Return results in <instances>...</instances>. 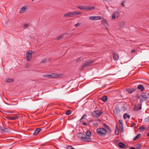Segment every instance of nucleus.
<instances>
[{"label": "nucleus", "mask_w": 149, "mask_h": 149, "mask_svg": "<svg viewBox=\"0 0 149 149\" xmlns=\"http://www.w3.org/2000/svg\"><path fill=\"white\" fill-rule=\"evenodd\" d=\"M96 132L98 135L102 136L106 135L107 131L104 128H99L96 129Z\"/></svg>", "instance_id": "1"}, {"label": "nucleus", "mask_w": 149, "mask_h": 149, "mask_svg": "<svg viewBox=\"0 0 149 149\" xmlns=\"http://www.w3.org/2000/svg\"><path fill=\"white\" fill-rule=\"evenodd\" d=\"M82 13L81 12L78 11H72L65 14L63 15L64 17H72L74 16L81 14Z\"/></svg>", "instance_id": "2"}, {"label": "nucleus", "mask_w": 149, "mask_h": 149, "mask_svg": "<svg viewBox=\"0 0 149 149\" xmlns=\"http://www.w3.org/2000/svg\"><path fill=\"white\" fill-rule=\"evenodd\" d=\"M103 113L102 111L96 110L92 112V115L95 117L97 118L100 116Z\"/></svg>", "instance_id": "3"}, {"label": "nucleus", "mask_w": 149, "mask_h": 149, "mask_svg": "<svg viewBox=\"0 0 149 149\" xmlns=\"http://www.w3.org/2000/svg\"><path fill=\"white\" fill-rule=\"evenodd\" d=\"M80 134L82 135L81 137V140L88 142H91L92 141V139L89 137H87L85 134H83L82 133H80Z\"/></svg>", "instance_id": "4"}, {"label": "nucleus", "mask_w": 149, "mask_h": 149, "mask_svg": "<svg viewBox=\"0 0 149 149\" xmlns=\"http://www.w3.org/2000/svg\"><path fill=\"white\" fill-rule=\"evenodd\" d=\"M141 99H140V103H142L143 102L147 100L148 99V97L147 95L144 93H143L140 95Z\"/></svg>", "instance_id": "5"}, {"label": "nucleus", "mask_w": 149, "mask_h": 149, "mask_svg": "<svg viewBox=\"0 0 149 149\" xmlns=\"http://www.w3.org/2000/svg\"><path fill=\"white\" fill-rule=\"evenodd\" d=\"M93 62V61L91 60H90L81 66V70H83L85 67H88L90 66L91 65V64Z\"/></svg>", "instance_id": "6"}, {"label": "nucleus", "mask_w": 149, "mask_h": 149, "mask_svg": "<svg viewBox=\"0 0 149 149\" xmlns=\"http://www.w3.org/2000/svg\"><path fill=\"white\" fill-rule=\"evenodd\" d=\"M33 52L31 51H29L26 53V58L27 60L29 61L32 57V53Z\"/></svg>", "instance_id": "7"}, {"label": "nucleus", "mask_w": 149, "mask_h": 149, "mask_svg": "<svg viewBox=\"0 0 149 149\" xmlns=\"http://www.w3.org/2000/svg\"><path fill=\"white\" fill-rule=\"evenodd\" d=\"M89 19L93 20L100 19L102 18L100 16H91L89 17Z\"/></svg>", "instance_id": "8"}, {"label": "nucleus", "mask_w": 149, "mask_h": 149, "mask_svg": "<svg viewBox=\"0 0 149 149\" xmlns=\"http://www.w3.org/2000/svg\"><path fill=\"white\" fill-rule=\"evenodd\" d=\"M136 89V88H127L126 89V91L130 94H131L134 92Z\"/></svg>", "instance_id": "9"}, {"label": "nucleus", "mask_w": 149, "mask_h": 149, "mask_svg": "<svg viewBox=\"0 0 149 149\" xmlns=\"http://www.w3.org/2000/svg\"><path fill=\"white\" fill-rule=\"evenodd\" d=\"M28 9V8L27 7H22L20 9L19 12L20 13H24Z\"/></svg>", "instance_id": "10"}, {"label": "nucleus", "mask_w": 149, "mask_h": 149, "mask_svg": "<svg viewBox=\"0 0 149 149\" xmlns=\"http://www.w3.org/2000/svg\"><path fill=\"white\" fill-rule=\"evenodd\" d=\"M119 13L117 11H115L113 13L112 15V18L114 19L116 17L119 16Z\"/></svg>", "instance_id": "11"}, {"label": "nucleus", "mask_w": 149, "mask_h": 149, "mask_svg": "<svg viewBox=\"0 0 149 149\" xmlns=\"http://www.w3.org/2000/svg\"><path fill=\"white\" fill-rule=\"evenodd\" d=\"M102 126L103 127L105 128L106 129L109 130V132H111V130L110 128L105 123H103L102 124Z\"/></svg>", "instance_id": "12"}, {"label": "nucleus", "mask_w": 149, "mask_h": 149, "mask_svg": "<svg viewBox=\"0 0 149 149\" xmlns=\"http://www.w3.org/2000/svg\"><path fill=\"white\" fill-rule=\"evenodd\" d=\"M141 106H142V103H140V104H138V106L137 107H135L134 109V110L135 111H138L140 110L141 109Z\"/></svg>", "instance_id": "13"}, {"label": "nucleus", "mask_w": 149, "mask_h": 149, "mask_svg": "<svg viewBox=\"0 0 149 149\" xmlns=\"http://www.w3.org/2000/svg\"><path fill=\"white\" fill-rule=\"evenodd\" d=\"M113 58L115 60H118L119 59V56L118 54L116 53H113Z\"/></svg>", "instance_id": "14"}, {"label": "nucleus", "mask_w": 149, "mask_h": 149, "mask_svg": "<svg viewBox=\"0 0 149 149\" xmlns=\"http://www.w3.org/2000/svg\"><path fill=\"white\" fill-rule=\"evenodd\" d=\"M51 78H58L59 77V74H57L55 73H52L50 74Z\"/></svg>", "instance_id": "15"}, {"label": "nucleus", "mask_w": 149, "mask_h": 149, "mask_svg": "<svg viewBox=\"0 0 149 149\" xmlns=\"http://www.w3.org/2000/svg\"><path fill=\"white\" fill-rule=\"evenodd\" d=\"M42 130L40 128H38L35 130L33 133V134L34 135H37L39 132Z\"/></svg>", "instance_id": "16"}, {"label": "nucleus", "mask_w": 149, "mask_h": 149, "mask_svg": "<svg viewBox=\"0 0 149 149\" xmlns=\"http://www.w3.org/2000/svg\"><path fill=\"white\" fill-rule=\"evenodd\" d=\"M138 88L140 89L141 92H143L145 89L143 86L142 85H139L138 86Z\"/></svg>", "instance_id": "17"}, {"label": "nucleus", "mask_w": 149, "mask_h": 149, "mask_svg": "<svg viewBox=\"0 0 149 149\" xmlns=\"http://www.w3.org/2000/svg\"><path fill=\"white\" fill-rule=\"evenodd\" d=\"M6 118L10 120H15L16 118H18V117L17 116V117H10L9 116H6Z\"/></svg>", "instance_id": "18"}, {"label": "nucleus", "mask_w": 149, "mask_h": 149, "mask_svg": "<svg viewBox=\"0 0 149 149\" xmlns=\"http://www.w3.org/2000/svg\"><path fill=\"white\" fill-rule=\"evenodd\" d=\"M142 144L141 143L139 142L138 143H137L136 145V149H139L141 148V146Z\"/></svg>", "instance_id": "19"}, {"label": "nucleus", "mask_w": 149, "mask_h": 149, "mask_svg": "<svg viewBox=\"0 0 149 149\" xmlns=\"http://www.w3.org/2000/svg\"><path fill=\"white\" fill-rule=\"evenodd\" d=\"M101 100L104 102H106L107 100V97L106 96H104L102 97Z\"/></svg>", "instance_id": "20"}, {"label": "nucleus", "mask_w": 149, "mask_h": 149, "mask_svg": "<svg viewBox=\"0 0 149 149\" xmlns=\"http://www.w3.org/2000/svg\"><path fill=\"white\" fill-rule=\"evenodd\" d=\"M118 146L121 148H123L125 147V144L122 142H120L118 144Z\"/></svg>", "instance_id": "21"}, {"label": "nucleus", "mask_w": 149, "mask_h": 149, "mask_svg": "<svg viewBox=\"0 0 149 149\" xmlns=\"http://www.w3.org/2000/svg\"><path fill=\"white\" fill-rule=\"evenodd\" d=\"M123 118L125 119H126L127 118H130V115H128L127 113H126L124 115Z\"/></svg>", "instance_id": "22"}, {"label": "nucleus", "mask_w": 149, "mask_h": 149, "mask_svg": "<svg viewBox=\"0 0 149 149\" xmlns=\"http://www.w3.org/2000/svg\"><path fill=\"white\" fill-rule=\"evenodd\" d=\"M95 8V7H91L90 6H87V10H91L94 9Z\"/></svg>", "instance_id": "23"}, {"label": "nucleus", "mask_w": 149, "mask_h": 149, "mask_svg": "<svg viewBox=\"0 0 149 149\" xmlns=\"http://www.w3.org/2000/svg\"><path fill=\"white\" fill-rule=\"evenodd\" d=\"M141 134H138L133 139V140L134 141L136 140V139L139 138L141 136Z\"/></svg>", "instance_id": "24"}, {"label": "nucleus", "mask_w": 149, "mask_h": 149, "mask_svg": "<svg viewBox=\"0 0 149 149\" xmlns=\"http://www.w3.org/2000/svg\"><path fill=\"white\" fill-rule=\"evenodd\" d=\"M103 21L104 22V23L103 24L104 25V26H105L106 28L107 29V27L108 26V24L106 19H103Z\"/></svg>", "instance_id": "25"}, {"label": "nucleus", "mask_w": 149, "mask_h": 149, "mask_svg": "<svg viewBox=\"0 0 149 149\" xmlns=\"http://www.w3.org/2000/svg\"><path fill=\"white\" fill-rule=\"evenodd\" d=\"M86 134L87 136L88 137H90L91 135V132L89 130H87Z\"/></svg>", "instance_id": "26"}, {"label": "nucleus", "mask_w": 149, "mask_h": 149, "mask_svg": "<svg viewBox=\"0 0 149 149\" xmlns=\"http://www.w3.org/2000/svg\"><path fill=\"white\" fill-rule=\"evenodd\" d=\"M87 116L86 115H84L81 118V119L79 121L80 122H82L83 121V119H85V118Z\"/></svg>", "instance_id": "27"}, {"label": "nucleus", "mask_w": 149, "mask_h": 149, "mask_svg": "<svg viewBox=\"0 0 149 149\" xmlns=\"http://www.w3.org/2000/svg\"><path fill=\"white\" fill-rule=\"evenodd\" d=\"M30 26L29 24H26L24 25V29H25L26 28H28Z\"/></svg>", "instance_id": "28"}, {"label": "nucleus", "mask_w": 149, "mask_h": 149, "mask_svg": "<svg viewBox=\"0 0 149 149\" xmlns=\"http://www.w3.org/2000/svg\"><path fill=\"white\" fill-rule=\"evenodd\" d=\"M63 35H61L58 36L56 38V40H61L63 38Z\"/></svg>", "instance_id": "29"}, {"label": "nucleus", "mask_w": 149, "mask_h": 149, "mask_svg": "<svg viewBox=\"0 0 149 149\" xmlns=\"http://www.w3.org/2000/svg\"><path fill=\"white\" fill-rule=\"evenodd\" d=\"M14 80L13 79L8 78L7 79L6 81V82H12Z\"/></svg>", "instance_id": "30"}, {"label": "nucleus", "mask_w": 149, "mask_h": 149, "mask_svg": "<svg viewBox=\"0 0 149 149\" xmlns=\"http://www.w3.org/2000/svg\"><path fill=\"white\" fill-rule=\"evenodd\" d=\"M43 77H49L51 78V74H45L43 75Z\"/></svg>", "instance_id": "31"}, {"label": "nucleus", "mask_w": 149, "mask_h": 149, "mask_svg": "<svg viewBox=\"0 0 149 149\" xmlns=\"http://www.w3.org/2000/svg\"><path fill=\"white\" fill-rule=\"evenodd\" d=\"M71 113V111L70 110H68L66 112L65 114L66 115H69Z\"/></svg>", "instance_id": "32"}, {"label": "nucleus", "mask_w": 149, "mask_h": 149, "mask_svg": "<svg viewBox=\"0 0 149 149\" xmlns=\"http://www.w3.org/2000/svg\"><path fill=\"white\" fill-rule=\"evenodd\" d=\"M115 130H116V131L117 130H118V126L117 125H116V127H115ZM115 134L116 135H118V132L117 134H116V132H115Z\"/></svg>", "instance_id": "33"}, {"label": "nucleus", "mask_w": 149, "mask_h": 149, "mask_svg": "<svg viewBox=\"0 0 149 149\" xmlns=\"http://www.w3.org/2000/svg\"><path fill=\"white\" fill-rule=\"evenodd\" d=\"M139 129L140 130H141L142 131H143L144 130H145V127L143 126H141L139 128Z\"/></svg>", "instance_id": "34"}, {"label": "nucleus", "mask_w": 149, "mask_h": 149, "mask_svg": "<svg viewBox=\"0 0 149 149\" xmlns=\"http://www.w3.org/2000/svg\"><path fill=\"white\" fill-rule=\"evenodd\" d=\"M5 128L3 127V126H1L0 125V130L1 132H2L3 131V129Z\"/></svg>", "instance_id": "35"}, {"label": "nucleus", "mask_w": 149, "mask_h": 149, "mask_svg": "<svg viewBox=\"0 0 149 149\" xmlns=\"http://www.w3.org/2000/svg\"><path fill=\"white\" fill-rule=\"evenodd\" d=\"M125 1H123L121 3V5L123 7H124L125 6Z\"/></svg>", "instance_id": "36"}, {"label": "nucleus", "mask_w": 149, "mask_h": 149, "mask_svg": "<svg viewBox=\"0 0 149 149\" xmlns=\"http://www.w3.org/2000/svg\"><path fill=\"white\" fill-rule=\"evenodd\" d=\"M77 8H79L81 10H83L84 6H79L77 7Z\"/></svg>", "instance_id": "37"}, {"label": "nucleus", "mask_w": 149, "mask_h": 149, "mask_svg": "<svg viewBox=\"0 0 149 149\" xmlns=\"http://www.w3.org/2000/svg\"><path fill=\"white\" fill-rule=\"evenodd\" d=\"M8 130V129L6 128H4L3 129V131H2V132H7Z\"/></svg>", "instance_id": "38"}, {"label": "nucleus", "mask_w": 149, "mask_h": 149, "mask_svg": "<svg viewBox=\"0 0 149 149\" xmlns=\"http://www.w3.org/2000/svg\"><path fill=\"white\" fill-rule=\"evenodd\" d=\"M81 25V23H77L76 24L74 25V26H76V27L79 26Z\"/></svg>", "instance_id": "39"}, {"label": "nucleus", "mask_w": 149, "mask_h": 149, "mask_svg": "<svg viewBox=\"0 0 149 149\" xmlns=\"http://www.w3.org/2000/svg\"><path fill=\"white\" fill-rule=\"evenodd\" d=\"M83 10H87V6H84Z\"/></svg>", "instance_id": "40"}, {"label": "nucleus", "mask_w": 149, "mask_h": 149, "mask_svg": "<svg viewBox=\"0 0 149 149\" xmlns=\"http://www.w3.org/2000/svg\"><path fill=\"white\" fill-rule=\"evenodd\" d=\"M120 128L121 129V130H123V124H120Z\"/></svg>", "instance_id": "41"}, {"label": "nucleus", "mask_w": 149, "mask_h": 149, "mask_svg": "<svg viewBox=\"0 0 149 149\" xmlns=\"http://www.w3.org/2000/svg\"><path fill=\"white\" fill-rule=\"evenodd\" d=\"M145 121L146 122H149V117H148L145 119Z\"/></svg>", "instance_id": "42"}, {"label": "nucleus", "mask_w": 149, "mask_h": 149, "mask_svg": "<svg viewBox=\"0 0 149 149\" xmlns=\"http://www.w3.org/2000/svg\"><path fill=\"white\" fill-rule=\"evenodd\" d=\"M119 124H123V121L121 120H119Z\"/></svg>", "instance_id": "43"}, {"label": "nucleus", "mask_w": 149, "mask_h": 149, "mask_svg": "<svg viewBox=\"0 0 149 149\" xmlns=\"http://www.w3.org/2000/svg\"><path fill=\"white\" fill-rule=\"evenodd\" d=\"M81 57H80V58L77 59L76 60V62H78L81 59Z\"/></svg>", "instance_id": "44"}, {"label": "nucleus", "mask_w": 149, "mask_h": 149, "mask_svg": "<svg viewBox=\"0 0 149 149\" xmlns=\"http://www.w3.org/2000/svg\"><path fill=\"white\" fill-rule=\"evenodd\" d=\"M137 51V50L136 49H133L131 51L132 53L135 52Z\"/></svg>", "instance_id": "45"}, {"label": "nucleus", "mask_w": 149, "mask_h": 149, "mask_svg": "<svg viewBox=\"0 0 149 149\" xmlns=\"http://www.w3.org/2000/svg\"><path fill=\"white\" fill-rule=\"evenodd\" d=\"M47 61V59H45L43 60L42 61H41V62L42 63H45Z\"/></svg>", "instance_id": "46"}, {"label": "nucleus", "mask_w": 149, "mask_h": 149, "mask_svg": "<svg viewBox=\"0 0 149 149\" xmlns=\"http://www.w3.org/2000/svg\"><path fill=\"white\" fill-rule=\"evenodd\" d=\"M94 125L96 127L98 126V124L97 123H94Z\"/></svg>", "instance_id": "47"}, {"label": "nucleus", "mask_w": 149, "mask_h": 149, "mask_svg": "<svg viewBox=\"0 0 149 149\" xmlns=\"http://www.w3.org/2000/svg\"><path fill=\"white\" fill-rule=\"evenodd\" d=\"M140 95H139V96H137L136 97V98L137 99H141V97H140Z\"/></svg>", "instance_id": "48"}, {"label": "nucleus", "mask_w": 149, "mask_h": 149, "mask_svg": "<svg viewBox=\"0 0 149 149\" xmlns=\"http://www.w3.org/2000/svg\"><path fill=\"white\" fill-rule=\"evenodd\" d=\"M83 125H87V124L86 123L83 122Z\"/></svg>", "instance_id": "49"}, {"label": "nucleus", "mask_w": 149, "mask_h": 149, "mask_svg": "<svg viewBox=\"0 0 149 149\" xmlns=\"http://www.w3.org/2000/svg\"><path fill=\"white\" fill-rule=\"evenodd\" d=\"M135 124L134 123H132V127H134V126H135Z\"/></svg>", "instance_id": "50"}, {"label": "nucleus", "mask_w": 149, "mask_h": 149, "mask_svg": "<svg viewBox=\"0 0 149 149\" xmlns=\"http://www.w3.org/2000/svg\"><path fill=\"white\" fill-rule=\"evenodd\" d=\"M147 131L149 130V125H148L147 126Z\"/></svg>", "instance_id": "51"}, {"label": "nucleus", "mask_w": 149, "mask_h": 149, "mask_svg": "<svg viewBox=\"0 0 149 149\" xmlns=\"http://www.w3.org/2000/svg\"><path fill=\"white\" fill-rule=\"evenodd\" d=\"M147 95L149 96V91H148L147 92Z\"/></svg>", "instance_id": "52"}, {"label": "nucleus", "mask_w": 149, "mask_h": 149, "mask_svg": "<svg viewBox=\"0 0 149 149\" xmlns=\"http://www.w3.org/2000/svg\"><path fill=\"white\" fill-rule=\"evenodd\" d=\"M129 149H135V148L134 147H131Z\"/></svg>", "instance_id": "53"}, {"label": "nucleus", "mask_w": 149, "mask_h": 149, "mask_svg": "<svg viewBox=\"0 0 149 149\" xmlns=\"http://www.w3.org/2000/svg\"><path fill=\"white\" fill-rule=\"evenodd\" d=\"M9 112V113H13V112H12V111H11V112H10V111H9V112Z\"/></svg>", "instance_id": "54"}, {"label": "nucleus", "mask_w": 149, "mask_h": 149, "mask_svg": "<svg viewBox=\"0 0 149 149\" xmlns=\"http://www.w3.org/2000/svg\"><path fill=\"white\" fill-rule=\"evenodd\" d=\"M148 136H149V132L148 133Z\"/></svg>", "instance_id": "55"}, {"label": "nucleus", "mask_w": 149, "mask_h": 149, "mask_svg": "<svg viewBox=\"0 0 149 149\" xmlns=\"http://www.w3.org/2000/svg\"><path fill=\"white\" fill-rule=\"evenodd\" d=\"M99 120V121H100V119H99V120Z\"/></svg>", "instance_id": "56"}, {"label": "nucleus", "mask_w": 149, "mask_h": 149, "mask_svg": "<svg viewBox=\"0 0 149 149\" xmlns=\"http://www.w3.org/2000/svg\"><path fill=\"white\" fill-rule=\"evenodd\" d=\"M34 1V0H32V1Z\"/></svg>", "instance_id": "57"}]
</instances>
